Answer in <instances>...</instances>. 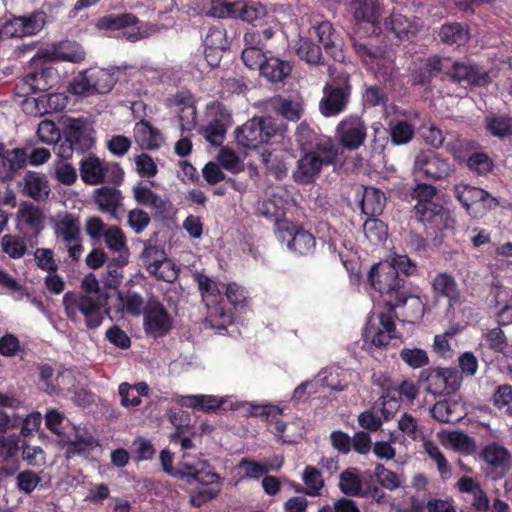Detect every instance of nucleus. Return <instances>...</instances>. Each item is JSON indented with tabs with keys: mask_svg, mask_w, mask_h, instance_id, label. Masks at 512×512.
<instances>
[{
	"mask_svg": "<svg viewBox=\"0 0 512 512\" xmlns=\"http://www.w3.org/2000/svg\"><path fill=\"white\" fill-rule=\"evenodd\" d=\"M368 281L372 288L380 294L382 303L393 311L407 301L405 279L396 273L389 262H380L372 266Z\"/></svg>",
	"mask_w": 512,
	"mask_h": 512,
	"instance_id": "obj_1",
	"label": "nucleus"
},
{
	"mask_svg": "<svg viewBox=\"0 0 512 512\" xmlns=\"http://www.w3.org/2000/svg\"><path fill=\"white\" fill-rule=\"evenodd\" d=\"M79 172L82 181L91 186L104 183L121 186L125 177V172L119 163L107 162L95 154L81 159Z\"/></svg>",
	"mask_w": 512,
	"mask_h": 512,
	"instance_id": "obj_2",
	"label": "nucleus"
},
{
	"mask_svg": "<svg viewBox=\"0 0 512 512\" xmlns=\"http://www.w3.org/2000/svg\"><path fill=\"white\" fill-rule=\"evenodd\" d=\"M51 226L56 243L64 246L72 261H79L84 251L80 217L71 212H64L53 219Z\"/></svg>",
	"mask_w": 512,
	"mask_h": 512,
	"instance_id": "obj_3",
	"label": "nucleus"
},
{
	"mask_svg": "<svg viewBox=\"0 0 512 512\" xmlns=\"http://www.w3.org/2000/svg\"><path fill=\"white\" fill-rule=\"evenodd\" d=\"M338 149L302 151L293 172V179L298 184L314 183L323 167L333 165L337 160Z\"/></svg>",
	"mask_w": 512,
	"mask_h": 512,
	"instance_id": "obj_4",
	"label": "nucleus"
},
{
	"mask_svg": "<svg viewBox=\"0 0 512 512\" xmlns=\"http://www.w3.org/2000/svg\"><path fill=\"white\" fill-rule=\"evenodd\" d=\"M452 191L453 196L461 206L474 218L482 217L499 205L497 198L488 191L476 186L459 183L453 187Z\"/></svg>",
	"mask_w": 512,
	"mask_h": 512,
	"instance_id": "obj_5",
	"label": "nucleus"
},
{
	"mask_svg": "<svg viewBox=\"0 0 512 512\" xmlns=\"http://www.w3.org/2000/svg\"><path fill=\"white\" fill-rule=\"evenodd\" d=\"M352 93V85L348 75L334 78L323 88V97L319 102V110L325 117H334L346 111Z\"/></svg>",
	"mask_w": 512,
	"mask_h": 512,
	"instance_id": "obj_6",
	"label": "nucleus"
},
{
	"mask_svg": "<svg viewBox=\"0 0 512 512\" xmlns=\"http://www.w3.org/2000/svg\"><path fill=\"white\" fill-rule=\"evenodd\" d=\"M63 305L66 316L69 320L76 322L77 313L80 312L85 318V324L89 329L99 327L103 322L101 303L87 294L66 293L63 297Z\"/></svg>",
	"mask_w": 512,
	"mask_h": 512,
	"instance_id": "obj_7",
	"label": "nucleus"
},
{
	"mask_svg": "<svg viewBox=\"0 0 512 512\" xmlns=\"http://www.w3.org/2000/svg\"><path fill=\"white\" fill-rule=\"evenodd\" d=\"M462 377L455 368L429 367L422 369L418 384L433 395H451L461 386Z\"/></svg>",
	"mask_w": 512,
	"mask_h": 512,
	"instance_id": "obj_8",
	"label": "nucleus"
},
{
	"mask_svg": "<svg viewBox=\"0 0 512 512\" xmlns=\"http://www.w3.org/2000/svg\"><path fill=\"white\" fill-rule=\"evenodd\" d=\"M278 132V127L271 117H253L235 131L239 145L248 149H257Z\"/></svg>",
	"mask_w": 512,
	"mask_h": 512,
	"instance_id": "obj_9",
	"label": "nucleus"
},
{
	"mask_svg": "<svg viewBox=\"0 0 512 512\" xmlns=\"http://www.w3.org/2000/svg\"><path fill=\"white\" fill-rule=\"evenodd\" d=\"M276 237L290 251L300 256L311 255L316 249L315 236L292 221L278 222Z\"/></svg>",
	"mask_w": 512,
	"mask_h": 512,
	"instance_id": "obj_10",
	"label": "nucleus"
},
{
	"mask_svg": "<svg viewBox=\"0 0 512 512\" xmlns=\"http://www.w3.org/2000/svg\"><path fill=\"white\" fill-rule=\"evenodd\" d=\"M454 172L449 159L433 150H422L414 159V173L430 181L447 179Z\"/></svg>",
	"mask_w": 512,
	"mask_h": 512,
	"instance_id": "obj_11",
	"label": "nucleus"
},
{
	"mask_svg": "<svg viewBox=\"0 0 512 512\" xmlns=\"http://www.w3.org/2000/svg\"><path fill=\"white\" fill-rule=\"evenodd\" d=\"M209 13L217 18H234L252 23L262 19L267 14V10L260 2L238 0L233 3L214 5Z\"/></svg>",
	"mask_w": 512,
	"mask_h": 512,
	"instance_id": "obj_12",
	"label": "nucleus"
},
{
	"mask_svg": "<svg viewBox=\"0 0 512 512\" xmlns=\"http://www.w3.org/2000/svg\"><path fill=\"white\" fill-rule=\"evenodd\" d=\"M339 144L346 150L359 149L367 138V126L363 118L357 114L344 117L336 127Z\"/></svg>",
	"mask_w": 512,
	"mask_h": 512,
	"instance_id": "obj_13",
	"label": "nucleus"
},
{
	"mask_svg": "<svg viewBox=\"0 0 512 512\" xmlns=\"http://www.w3.org/2000/svg\"><path fill=\"white\" fill-rule=\"evenodd\" d=\"M143 327L146 335L153 339L165 337L173 328V319L164 305L149 302L144 310Z\"/></svg>",
	"mask_w": 512,
	"mask_h": 512,
	"instance_id": "obj_14",
	"label": "nucleus"
},
{
	"mask_svg": "<svg viewBox=\"0 0 512 512\" xmlns=\"http://www.w3.org/2000/svg\"><path fill=\"white\" fill-rule=\"evenodd\" d=\"M443 73L451 82L467 86H484L489 83V75L479 66L463 62H453L449 58Z\"/></svg>",
	"mask_w": 512,
	"mask_h": 512,
	"instance_id": "obj_15",
	"label": "nucleus"
},
{
	"mask_svg": "<svg viewBox=\"0 0 512 512\" xmlns=\"http://www.w3.org/2000/svg\"><path fill=\"white\" fill-rule=\"evenodd\" d=\"M480 456L487 465V476L494 480L504 477L511 468L509 450L496 442L486 445Z\"/></svg>",
	"mask_w": 512,
	"mask_h": 512,
	"instance_id": "obj_16",
	"label": "nucleus"
},
{
	"mask_svg": "<svg viewBox=\"0 0 512 512\" xmlns=\"http://www.w3.org/2000/svg\"><path fill=\"white\" fill-rule=\"evenodd\" d=\"M18 217L20 224L24 225L27 230L24 231L19 227L21 234L27 240L31 247L38 244V238L45 228V215L42 210L33 204L26 205L19 209Z\"/></svg>",
	"mask_w": 512,
	"mask_h": 512,
	"instance_id": "obj_17",
	"label": "nucleus"
},
{
	"mask_svg": "<svg viewBox=\"0 0 512 512\" xmlns=\"http://www.w3.org/2000/svg\"><path fill=\"white\" fill-rule=\"evenodd\" d=\"M194 280L198 284L203 302L208 308H213L216 315H218L224 322L232 321V313L224 309L220 303L221 293L217 284L204 273H195Z\"/></svg>",
	"mask_w": 512,
	"mask_h": 512,
	"instance_id": "obj_18",
	"label": "nucleus"
},
{
	"mask_svg": "<svg viewBox=\"0 0 512 512\" xmlns=\"http://www.w3.org/2000/svg\"><path fill=\"white\" fill-rule=\"evenodd\" d=\"M414 211L418 221L435 231H442L450 227L449 211L439 203L416 204Z\"/></svg>",
	"mask_w": 512,
	"mask_h": 512,
	"instance_id": "obj_19",
	"label": "nucleus"
},
{
	"mask_svg": "<svg viewBox=\"0 0 512 512\" xmlns=\"http://www.w3.org/2000/svg\"><path fill=\"white\" fill-rule=\"evenodd\" d=\"M119 186L104 185L93 191L92 199L97 209L109 216L110 219H118V212L123 206L124 196Z\"/></svg>",
	"mask_w": 512,
	"mask_h": 512,
	"instance_id": "obj_20",
	"label": "nucleus"
},
{
	"mask_svg": "<svg viewBox=\"0 0 512 512\" xmlns=\"http://www.w3.org/2000/svg\"><path fill=\"white\" fill-rule=\"evenodd\" d=\"M27 166V151L25 148L6 149L0 142V180L11 181Z\"/></svg>",
	"mask_w": 512,
	"mask_h": 512,
	"instance_id": "obj_21",
	"label": "nucleus"
},
{
	"mask_svg": "<svg viewBox=\"0 0 512 512\" xmlns=\"http://www.w3.org/2000/svg\"><path fill=\"white\" fill-rule=\"evenodd\" d=\"M296 141L302 151H317L337 149L332 139L311 127L306 121L301 122L296 129Z\"/></svg>",
	"mask_w": 512,
	"mask_h": 512,
	"instance_id": "obj_22",
	"label": "nucleus"
},
{
	"mask_svg": "<svg viewBox=\"0 0 512 512\" xmlns=\"http://www.w3.org/2000/svg\"><path fill=\"white\" fill-rule=\"evenodd\" d=\"M210 108L217 117L205 126L203 135L212 145H221L225 138L227 125L231 120V114L226 106L219 101L213 102Z\"/></svg>",
	"mask_w": 512,
	"mask_h": 512,
	"instance_id": "obj_23",
	"label": "nucleus"
},
{
	"mask_svg": "<svg viewBox=\"0 0 512 512\" xmlns=\"http://www.w3.org/2000/svg\"><path fill=\"white\" fill-rule=\"evenodd\" d=\"M435 298H445L450 307L461 302V290L455 278L447 272H439L431 281Z\"/></svg>",
	"mask_w": 512,
	"mask_h": 512,
	"instance_id": "obj_24",
	"label": "nucleus"
},
{
	"mask_svg": "<svg viewBox=\"0 0 512 512\" xmlns=\"http://www.w3.org/2000/svg\"><path fill=\"white\" fill-rule=\"evenodd\" d=\"M21 192L35 201H44L51 192L48 178L45 174L36 171H27L19 183Z\"/></svg>",
	"mask_w": 512,
	"mask_h": 512,
	"instance_id": "obj_25",
	"label": "nucleus"
},
{
	"mask_svg": "<svg viewBox=\"0 0 512 512\" xmlns=\"http://www.w3.org/2000/svg\"><path fill=\"white\" fill-rule=\"evenodd\" d=\"M46 55L52 61L81 63L85 60L86 52L79 43L64 40L52 44Z\"/></svg>",
	"mask_w": 512,
	"mask_h": 512,
	"instance_id": "obj_26",
	"label": "nucleus"
},
{
	"mask_svg": "<svg viewBox=\"0 0 512 512\" xmlns=\"http://www.w3.org/2000/svg\"><path fill=\"white\" fill-rule=\"evenodd\" d=\"M63 136L72 144L78 153H85L94 145V140L86 133V127L81 119H72L65 126Z\"/></svg>",
	"mask_w": 512,
	"mask_h": 512,
	"instance_id": "obj_27",
	"label": "nucleus"
},
{
	"mask_svg": "<svg viewBox=\"0 0 512 512\" xmlns=\"http://www.w3.org/2000/svg\"><path fill=\"white\" fill-rule=\"evenodd\" d=\"M51 68H43L25 75L16 88L21 95H29L37 92L47 91L51 88L50 79L52 77Z\"/></svg>",
	"mask_w": 512,
	"mask_h": 512,
	"instance_id": "obj_28",
	"label": "nucleus"
},
{
	"mask_svg": "<svg viewBox=\"0 0 512 512\" xmlns=\"http://www.w3.org/2000/svg\"><path fill=\"white\" fill-rule=\"evenodd\" d=\"M384 31L387 34L394 35L399 41L409 38V35H414L417 27L407 16L393 11L383 22Z\"/></svg>",
	"mask_w": 512,
	"mask_h": 512,
	"instance_id": "obj_29",
	"label": "nucleus"
},
{
	"mask_svg": "<svg viewBox=\"0 0 512 512\" xmlns=\"http://www.w3.org/2000/svg\"><path fill=\"white\" fill-rule=\"evenodd\" d=\"M132 194L137 204L152 209L155 215H163L166 212V202L142 181L133 186Z\"/></svg>",
	"mask_w": 512,
	"mask_h": 512,
	"instance_id": "obj_30",
	"label": "nucleus"
},
{
	"mask_svg": "<svg viewBox=\"0 0 512 512\" xmlns=\"http://www.w3.org/2000/svg\"><path fill=\"white\" fill-rule=\"evenodd\" d=\"M461 493L470 494L472 496V507L478 512H486L489 510V499L486 492L481 488L475 479L463 476L456 484Z\"/></svg>",
	"mask_w": 512,
	"mask_h": 512,
	"instance_id": "obj_31",
	"label": "nucleus"
},
{
	"mask_svg": "<svg viewBox=\"0 0 512 512\" xmlns=\"http://www.w3.org/2000/svg\"><path fill=\"white\" fill-rule=\"evenodd\" d=\"M270 105L277 115L292 122L299 121L304 113V104L302 101L280 95L273 97L270 100Z\"/></svg>",
	"mask_w": 512,
	"mask_h": 512,
	"instance_id": "obj_32",
	"label": "nucleus"
},
{
	"mask_svg": "<svg viewBox=\"0 0 512 512\" xmlns=\"http://www.w3.org/2000/svg\"><path fill=\"white\" fill-rule=\"evenodd\" d=\"M386 205V197L383 191L375 187H365L360 202L361 211L369 217H377L382 214Z\"/></svg>",
	"mask_w": 512,
	"mask_h": 512,
	"instance_id": "obj_33",
	"label": "nucleus"
},
{
	"mask_svg": "<svg viewBox=\"0 0 512 512\" xmlns=\"http://www.w3.org/2000/svg\"><path fill=\"white\" fill-rule=\"evenodd\" d=\"M292 67L289 62L278 57H266L260 66V75L270 82H281L291 73Z\"/></svg>",
	"mask_w": 512,
	"mask_h": 512,
	"instance_id": "obj_34",
	"label": "nucleus"
},
{
	"mask_svg": "<svg viewBox=\"0 0 512 512\" xmlns=\"http://www.w3.org/2000/svg\"><path fill=\"white\" fill-rule=\"evenodd\" d=\"M313 28L325 52L336 59V53L339 50L341 39L332 23L329 21H322Z\"/></svg>",
	"mask_w": 512,
	"mask_h": 512,
	"instance_id": "obj_35",
	"label": "nucleus"
},
{
	"mask_svg": "<svg viewBox=\"0 0 512 512\" xmlns=\"http://www.w3.org/2000/svg\"><path fill=\"white\" fill-rule=\"evenodd\" d=\"M351 7L357 22H366L373 26L379 23L381 8L377 0H353Z\"/></svg>",
	"mask_w": 512,
	"mask_h": 512,
	"instance_id": "obj_36",
	"label": "nucleus"
},
{
	"mask_svg": "<svg viewBox=\"0 0 512 512\" xmlns=\"http://www.w3.org/2000/svg\"><path fill=\"white\" fill-rule=\"evenodd\" d=\"M135 139L146 150H156L160 147L162 136L160 131L147 121H140L135 127Z\"/></svg>",
	"mask_w": 512,
	"mask_h": 512,
	"instance_id": "obj_37",
	"label": "nucleus"
},
{
	"mask_svg": "<svg viewBox=\"0 0 512 512\" xmlns=\"http://www.w3.org/2000/svg\"><path fill=\"white\" fill-rule=\"evenodd\" d=\"M484 121L486 132L490 136L499 139L512 136V117L508 114H491Z\"/></svg>",
	"mask_w": 512,
	"mask_h": 512,
	"instance_id": "obj_38",
	"label": "nucleus"
},
{
	"mask_svg": "<svg viewBox=\"0 0 512 512\" xmlns=\"http://www.w3.org/2000/svg\"><path fill=\"white\" fill-rule=\"evenodd\" d=\"M446 62L448 60H443L437 55L429 57L424 65L413 73V83L422 86L430 84L437 73L443 72Z\"/></svg>",
	"mask_w": 512,
	"mask_h": 512,
	"instance_id": "obj_39",
	"label": "nucleus"
},
{
	"mask_svg": "<svg viewBox=\"0 0 512 512\" xmlns=\"http://www.w3.org/2000/svg\"><path fill=\"white\" fill-rule=\"evenodd\" d=\"M440 40L447 45H464L469 40L470 34L467 28L461 23H445L441 26L439 32Z\"/></svg>",
	"mask_w": 512,
	"mask_h": 512,
	"instance_id": "obj_40",
	"label": "nucleus"
},
{
	"mask_svg": "<svg viewBox=\"0 0 512 512\" xmlns=\"http://www.w3.org/2000/svg\"><path fill=\"white\" fill-rule=\"evenodd\" d=\"M54 376V369L48 365H42L39 368V378L40 382L43 385L44 391H46L49 394H58L61 391L65 390L66 387L64 385V379L66 376H69V373L67 371H62L57 374L55 377V383L53 381Z\"/></svg>",
	"mask_w": 512,
	"mask_h": 512,
	"instance_id": "obj_41",
	"label": "nucleus"
},
{
	"mask_svg": "<svg viewBox=\"0 0 512 512\" xmlns=\"http://www.w3.org/2000/svg\"><path fill=\"white\" fill-rule=\"evenodd\" d=\"M362 488V480L356 468H347L340 474L339 489L344 495L359 497Z\"/></svg>",
	"mask_w": 512,
	"mask_h": 512,
	"instance_id": "obj_42",
	"label": "nucleus"
},
{
	"mask_svg": "<svg viewBox=\"0 0 512 512\" xmlns=\"http://www.w3.org/2000/svg\"><path fill=\"white\" fill-rule=\"evenodd\" d=\"M9 422V417L5 415L0 419V459L7 461L17 455L19 451V437L16 435H6L5 427Z\"/></svg>",
	"mask_w": 512,
	"mask_h": 512,
	"instance_id": "obj_43",
	"label": "nucleus"
},
{
	"mask_svg": "<svg viewBox=\"0 0 512 512\" xmlns=\"http://www.w3.org/2000/svg\"><path fill=\"white\" fill-rule=\"evenodd\" d=\"M352 47L355 53L366 64H372L375 60L383 57L384 50L372 43V39L365 38L363 40L352 39Z\"/></svg>",
	"mask_w": 512,
	"mask_h": 512,
	"instance_id": "obj_44",
	"label": "nucleus"
},
{
	"mask_svg": "<svg viewBox=\"0 0 512 512\" xmlns=\"http://www.w3.org/2000/svg\"><path fill=\"white\" fill-rule=\"evenodd\" d=\"M458 407L459 403L456 401L449 399L437 401L430 410L431 416L441 423L454 422L460 419L457 414Z\"/></svg>",
	"mask_w": 512,
	"mask_h": 512,
	"instance_id": "obj_45",
	"label": "nucleus"
},
{
	"mask_svg": "<svg viewBox=\"0 0 512 512\" xmlns=\"http://www.w3.org/2000/svg\"><path fill=\"white\" fill-rule=\"evenodd\" d=\"M181 404L188 408L210 412L219 409L223 404V400L213 395H190L183 397Z\"/></svg>",
	"mask_w": 512,
	"mask_h": 512,
	"instance_id": "obj_46",
	"label": "nucleus"
},
{
	"mask_svg": "<svg viewBox=\"0 0 512 512\" xmlns=\"http://www.w3.org/2000/svg\"><path fill=\"white\" fill-rule=\"evenodd\" d=\"M365 345L375 346L377 348L386 347L390 341L397 336H393L385 331H382L379 326L369 320L365 325L362 333Z\"/></svg>",
	"mask_w": 512,
	"mask_h": 512,
	"instance_id": "obj_47",
	"label": "nucleus"
},
{
	"mask_svg": "<svg viewBox=\"0 0 512 512\" xmlns=\"http://www.w3.org/2000/svg\"><path fill=\"white\" fill-rule=\"evenodd\" d=\"M138 23V17L132 13L110 14L99 20V26L107 30H120Z\"/></svg>",
	"mask_w": 512,
	"mask_h": 512,
	"instance_id": "obj_48",
	"label": "nucleus"
},
{
	"mask_svg": "<svg viewBox=\"0 0 512 512\" xmlns=\"http://www.w3.org/2000/svg\"><path fill=\"white\" fill-rule=\"evenodd\" d=\"M225 295L228 302L240 311L245 310L250 301L247 289L237 282H229L226 284Z\"/></svg>",
	"mask_w": 512,
	"mask_h": 512,
	"instance_id": "obj_49",
	"label": "nucleus"
},
{
	"mask_svg": "<svg viewBox=\"0 0 512 512\" xmlns=\"http://www.w3.org/2000/svg\"><path fill=\"white\" fill-rule=\"evenodd\" d=\"M302 480L305 484V495L311 497L320 495L324 487V479L322 473L316 467L306 466L302 474Z\"/></svg>",
	"mask_w": 512,
	"mask_h": 512,
	"instance_id": "obj_50",
	"label": "nucleus"
},
{
	"mask_svg": "<svg viewBox=\"0 0 512 512\" xmlns=\"http://www.w3.org/2000/svg\"><path fill=\"white\" fill-rule=\"evenodd\" d=\"M46 14L43 11L34 12L28 16H20L15 23L21 27L20 36L35 35L45 24Z\"/></svg>",
	"mask_w": 512,
	"mask_h": 512,
	"instance_id": "obj_51",
	"label": "nucleus"
},
{
	"mask_svg": "<svg viewBox=\"0 0 512 512\" xmlns=\"http://www.w3.org/2000/svg\"><path fill=\"white\" fill-rule=\"evenodd\" d=\"M27 240L16 235L5 234L1 238V249L12 259H20L27 253Z\"/></svg>",
	"mask_w": 512,
	"mask_h": 512,
	"instance_id": "obj_52",
	"label": "nucleus"
},
{
	"mask_svg": "<svg viewBox=\"0 0 512 512\" xmlns=\"http://www.w3.org/2000/svg\"><path fill=\"white\" fill-rule=\"evenodd\" d=\"M389 135L393 145H405L413 139L414 127L406 120H399L390 126Z\"/></svg>",
	"mask_w": 512,
	"mask_h": 512,
	"instance_id": "obj_53",
	"label": "nucleus"
},
{
	"mask_svg": "<svg viewBox=\"0 0 512 512\" xmlns=\"http://www.w3.org/2000/svg\"><path fill=\"white\" fill-rule=\"evenodd\" d=\"M466 165L472 173L478 176H486L492 172L494 162L487 153L474 152L468 157Z\"/></svg>",
	"mask_w": 512,
	"mask_h": 512,
	"instance_id": "obj_54",
	"label": "nucleus"
},
{
	"mask_svg": "<svg viewBox=\"0 0 512 512\" xmlns=\"http://www.w3.org/2000/svg\"><path fill=\"white\" fill-rule=\"evenodd\" d=\"M363 231L370 242L381 243L387 238L388 227L382 220L369 217L363 224Z\"/></svg>",
	"mask_w": 512,
	"mask_h": 512,
	"instance_id": "obj_55",
	"label": "nucleus"
},
{
	"mask_svg": "<svg viewBox=\"0 0 512 512\" xmlns=\"http://www.w3.org/2000/svg\"><path fill=\"white\" fill-rule=\"evenodd\" d=\"M184 476H190L202 486L219 485L220 477L215 473L210 465L202 464L201 468L187 467Z\"/></svg>",
	"mask_w": 512,
	"mask_h": 512,
	"instance_id": "obj_56",
	"label": "nucleus"
},
{
	"mask_svg": "<svg viewBox=\"0 0 512 512\" xmlns=\"http://www.w3.org/2000/svg\"><path fill=\"white\" fill-rule=\"evenodd\" d=\"M400 359L412 369L424 368L429 364V356L421 348H403L400 351Z\"/></svg>",
	"mask_w": 512,
	"mask_h": 512,
	"instance_id": "obj_57",
	"label": "nucleus"
},
{
	"mask_svg": "<svg viewBox=\"0 0 512 512\" xmlns=\"http://www.w3.org/2000/svg\"><path fill=\"white\" fill-rule=\"evenodd\" d=\"M297 55L309 64H322L321 47L308 38L300 39Z\"/></svg>",
	"mask_w": 512,
	"mask_h": 512,
	"instance_id": "obj_58",
	"label": "nucleus"
},
{
	"mask_svg": "<svg viewBox=\"0 0 512 512\" xmlns=\"http://www.w3.org/2000/svg\"><path fill=\"white\" fill-rule=\"evenodd\" d=\"M204 46L205 52L207 50H226L229 47L226 30L221 26L211 27L204 39Z\"/></svg>",
	"mask_w": 512,
	"mask_h": 512,
	"instance_id": "obj_59",
	"label": "nucleus"
},
{
	"mask_svg": "<svg viewBox=\"0 0 512 512\" xmlns=\"http://www.w3.org/2000/svg\"><path fill=\"white\" fill-rule=\"evenodd\" d=\"M492 403L498 410H504L505 414L512 416V385H499L492 395Z\"/></svg>",
	"mask_w": 512,
	"mask_h": 512,
	"instance_id": "obj_60",
	"label": "nucleus"
},
{
	"mask_svg": "<svg viewBox=\"0 0 512 512\" xmlns=\"http://www.w3.org/2000/svg\"><path fill=\"white\" fill-rule=\"evenodd\" d=\"M119 299L123 305V310L131 316L144 315V299L143 297L131 290L123 295L121 292L118 293Z\"/></svg>",
	"mask_w": 512,
	"mask_h": 512,
	"instance_id": "obj_61",
	"label": "nucleus"
},
{
	"mask_svg": "<svg viewBox=\"0 0 512 512\" xmlns=\"http://www.w3.org/2000/svg\"><path fill=\"white\" fill-rule=\"evenodd\" d=\"M261 214L268 218L274 220V229L277 231V223L280 221H289L285 219V211L283 207V203L281 199H266L263 201L261 208Z\"/></svg>",
	"mask_w": 512,
	"mask_h": 512,
	"instance_id": "obj_62",
	"label": "nucleus"
},
{
	"mask_svg": "<svg viewBox=\"0 0 512 512\" xmlns=\"http://www.w3.org/2000/svg\"><path fill=\"white\" fill-rule=\"evenodd\" d=\"M471 141L457 137L445 144L446 151L452 155L454 160L458 163L467 162L468 157L471 155Z\"/></svg>",
	"mask_w": 512,
	"mask_h": 512,
	"instance_id": "obj_63",
	"label": "nucleus"
},
{
	"mask_svg": "<svg viewBox=\"0 0 512 512\" xmlns=\"http://www.w3.org/2000/svg\"><path fill=\"white\" fill-rule=\"evenodd\" d=\"M94 94H105L114 86L113 76L104 69H90Z\"/></svg>",
	"mask_w": 512,
	"mask_h": 512,
	"instance_id": "obj_64",
	"label": "nucleus"
}]
</instances>
